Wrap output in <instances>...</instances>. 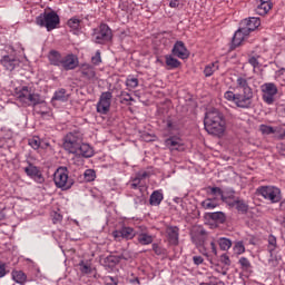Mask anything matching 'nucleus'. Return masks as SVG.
<instances>
[{
	"mask_svg": "<svg viewBox=\"0 0 285 285\" xmlns=\"http://www.w3.org/2000/svg\"><path fill=\"white\" fill-rule=\"evenodd\" d=\"M238 264L240 266V271H243L244 273H246V275H250V273H253V264H250V261L246 257H240L238 259Z\"/></svg>",
	"mask_w": 285,
	"mask_h": 285,
	"instance_id": "28",
	"label": "nucleus"
},
{
	"mask_svg": "<svg viewBox=\"0 0 285 285\" xmlns=\"http://www.w3.org/2000/svg\"><path fill=\"white\" fill-rule=\"evenodd\" d=\"M120 96L122 98V101H135V98H132V96H130V94L126 91H121Z\"/></svg>",
	"mask_w": 285,
	"mask_h": 285,
	"instance_id": "52",
	"label": "nucleus"
},
{
	"mask_svg": "<svg viewBox=\"0 0 285 285\" xmlns=\"http://www.w3.org/2000/svg\"><path fill=\"white\" fill-rule=\"evenodd\" d=\"M261 90L263 92V101L267 104V106H273V104H275V97L277 92H279L277 85L274 82H265L261 86Z\"/></svg>",
	"mask_w": 285,
	"mask_h": 285,
	"instance_id": "6",
	"label": "nucleus"
},
{
	"mask_svg": "<svg viewBox=\"0 0 285 285\" xmlns=\"http://www.w3.org/2000/svg\"><path fill=\"white\" fill-rule=\"evenodd\" d=\"M91 63H94V66H99V63H101V51H96L95 56L91 57Z\"/></svg>",
	"mask_w": 285,
	"mask_h": 285,
	"instance_id": "48",
	"label": "nucleus"
},
{
	"mask_svg": "<svg viewBox=\"0 0 285 285\" xmlns=\"http://www.w3.org/2000/svg\"><path fill=\"white\" fill-rule=\"evenodd\" d=\"M126 86H127V88L135 89V88H137V86H139V79L129 76L126 79Z\"/></svg>",
	"mask_w": 285,
	"mask_h": 285,
	"instance_id": "45",
	"label": "nucleus"
},
{
	"mask_svg": "<svg viewBox=\"0 0 285 285\" xmlns=\"http://www.w3.org/2000/svg\"><path fill=\"white\" fill-rule=\"evenodd\" d=\"M210 248H212L213 255L217 256V245L215 244L214 240L210 243Z\"/></svg>",
	"mask_w": 285,
	"mask_h": 285,
	"instance_id": "64",
	"label": "nucleus"
},
{
	"mask_svg": "<svg viewBox=\"0 0 285 285\" xmlns=\"http://www.w3.org/2000/svg\"><path fill=\"white\" fill-rule=\"evenodd\" d=\"M219 70V62H212L205 67L204 75L205 77H213V75Z\"/></svg>",
	"mask_w": 285,
	"mask_h": 285,
	"instance_id": "34",
	"label": "nucleus"
},
{
	"mask_svg": "<svg viewBox=\"0 0 285 285\" xmlns=\"http://www.w3.org/2000/svg\"><path fill=\"white\" fill-rule=\"evenodd\" d=\"M151 250L157 257H168V249L159 245V243H151Z\"/></svg>",
	"mask_w": 285,
	"mask_h": 285,
	"instance_id": "30",
	"label": "nucleus"
},
{
	"mask_svg": "<svg viewBox=\"0 0 285 285\" xmlns=\"http://www.w3.org/2000/svg\"><path fill=\"white\" fill-rule=\"evenodd\" d=\"M79 72L83 79H88V81H91V79H95L97 77V72L95 71V67L90 65H82L79 69Z\"/></svg>",
	"mask_w": 285,
	"mask_h": 285,
	"instance_id": "23",
	"label": "nucleus"
},
{
	"mask_svg": "<svg viewBox=\"0 0 285 285\" xmlns=\"http://www.w3.org/2000/svg\"><path fill=\"white\" fill-rule=\"evenodd\" d=\"M209 219H213V222H218L219 224H224L226 222V214L223 212H214L208 214Z\"/></svg>",
	"mask_w": 285,
	"mask_h": 285,
	"instance_id": "35",
	"label": "nucleus"
},
{
	"mask_svg": "<svg viewBox=\"0 0 285 285\" xmlns=\"http://www.w3.org/2000/svg\"><path fill=\"white\" fill-rule=\"evenodd\" d=\"M71 147L75 148L72 153L80 155L81 157L90 158L95 155V149L90 144H73Z\"/></svg>",
	"mask_w": 285,
	"mask_h": 285,
	"instance_id": "14",
	"label": "nucleus"
},
{
	"mask_svg": "<svg viewBox=\"0 0 285 285\" xmlns=\"http://www.w3.org/2000/svg\"><path fill=\"white\" fill-rule=\"evenodd\" d=\"M65 70H75L79 66V60L75 55H67L62 57V63L60 65Z\"/></svg>",
	"mask_w": 285,
	"mask_h": 285,
	"instance_id": "21",
	"label": "nucleus"
},
{
	"mask_svg": "<svg viewBox=\"0 0 285 285\" xmlns=\"http://www.w3.org/2000/svg\"><path fill=\"white\" fill-rule=\"evenodd\" d=\"M48 59L51 63V66H61L62 61H63V56H61V53L59 51L56 50H51L49 52Z\"/></svg>",
	"mask_w": 285,
	"mask_h": 285,
	"instance_id": "27",
	"label": "nucleus"
},
{
	"mask_svg": "<svg viewBox=\"0 0 285 285\" xmlns=\"http://www.w3.org/2000/svg\"><path fill=\"white\" fill-rule=\"evenodd\" d=\"M7 272H6V264H0V279L1 277H6Z\"/></svg>",
	"mask_w": 285,
	"mask_h": 285,
	"instance_id": "60",
	"label": "nucleus"
},
{
	"mask_svg": "<svg viewBox=\"0 0 285 285\" xmlns=\"http://www.w3.org/2000/svg\"><path fill=\"white\" fill-rule=\"evenodd\" d=\"M220 262L224 264V266H230L232 262H230V257L227 256V254H223L220 255Z\"/></svg>",
	"mask_w": 285,
	"mask_h": 285,
	"instance_id": "50",
	"label": "nucleus"
},
{
	"mask_svg": "<svg viewBox=\"0 0 285 285\" xmlns=\"http://www.w3.org/2000/svg\"><path fill=\"white\" fill-rule=\"evenodd\" d=\"M30 89L28 87H22V89L18 92V99L22 102V104H27L28 101V96L30 95Z\"/></svg>",
	"mask_w": 285,
	"mask_h": 285,
	"instance_id": "38",
	"label": "nucleus"
},
{
	"mask_svg": "<svg viewBox=\"0 0 285 285\" xmlns=\"http://www.w3.org/2000/svg\"><path fill=\"white\" fill-rule=\"evenodd\" d=\"M1 141H10L12 139V130L2 128L0 132Z\"/></svg>",
	"mask_w": 285,
	"mask_h": 285,
	"instance_id": "44",
	"label": "nucleus"
},
{
	"mask_svg": "<svg viewBox=\"0 0 285 285\" xmlns=\"http://www.w3.org/2000/svg\"><path fill=\"white\" fill-rule=\"evenodd\" d=\"M255 4H256L255 12L261 17H264V14H268L272 8L271 0H255Z\"/></svg>",
	"mask_w": 285,
	"mask_h": 285,
	"instance_id": "20",
	"label": "nucleus"
},
{
	"mask_svg": "<svg viewBox=\"0 0 285 285\" xmlns=\"http://www.w3.org/2000/svg\"><path fill=\"white\" fill-rule=\"evenodd\" d=\"M53 183L56 188L61 190H70L75 186V179L70 178L68 167H59L53 174Z\"/></svg>",
	"mask_w": 285,
	"mask_h": 285,
	"instance_id": "2",
	"label": "nucleus"
},
{
	"mask_svg": "<svg viewBox=\"0 0 285 285\" xmlns=\"http://www.w3.org/2000/svg\"><path fill=\"white\" fill-rule=\"evenodd\" d=\"M267 242V253H269L268 264L271 266H277L279 259H282V256L277 254V237L269 235Z\"/></svg>",
	"mask_w": 285,
	"mask_h": 285,
	"instance_id": "8",
	"label": "nucleus"
},
{
	"mask_svg": "<svg viewBox=\"0 0 285 285\" xmlns=\"http://www.w3.org/2000/svg\"><path fill=\"white\" fill-rule=\"evenodd\" d=\"M65 144H81V134L69 132L65 137Z\"/></svg>",
	"mask_w": 285,
	"mask_h": 285,
	"instance_id": "33",
	"label": "nucleus"
},
{
	"mask_svg": "<svg viewBox=\"0 0 285 285\" xmlns=\"http://www.w3.org/2000/svg\"><path fill=\"white\" fill-rule=\"evenodd\" d=\"M112 104V92L105 91L100 95L97 104V112L100 115H108L110 112V106Z\"/></svg>",
	"mask_w": 285,
	"mask_h": 285,
	"instance_id": "9",
	"label": "nucleus"
},
{
	"mask_svg": "<svg viewBox=\"0 0 285 285\" xmlns=\"http://www.w3.org/2000/svg\"><path fill=\"white\" fill-rule=\"evenodd\" d=\"M174 57H178V59H188L190 57V52L184 45V41H176L171 50Z\"/></svg>",
	"mask_w": 285,
	"mask_h": 285,
	"instance_id": "16",
	"label": "nucleus"
},
{
	"mask_svg": "<svg viewBox=\"0 0 285 285\" xmlns=\"http://www.w3.org/2000/svg\"><path fill=\"white\" fill-rule=\"evenodd\" d=\"M181 146H184V145H181V144H170L168 148H169L170 153H175V150H179V148H181Z\"/></svg>",
	"mask_w": 285,
	"mask_h": 285,
	"instance_id": "55",
	"label": "nucleus"
},
{
	"mask_svg": "<svg viewBox=\"0 0 285 285\" xmlns=\"http://www.w3.org/2000/svg\"><path fill=\"white\" fill-rule=\"evenodd\" d=\"M79 267H80V273H82V275H91L92 274V266L90 265V263L80 261Z\"/></svg>",
	"mask_w": 285,
	"mask_h": 285,
	"instance_id": "37",
	"label": "nucleus"
},
{
	"mask_svg": "<svg viewBox=\"0 0 285 285\" xmlns=\"http://www.w3.org/2000/svg\"><path fill=\"white\" fill-rule=\"evenodd\" d=\"M0 63L6 68V70L12 72L14 68L19 67L20 61L14 56H3Z\"/></svg>",
	"mask_w": 285,
	"mask_h": 285,
	"instance_id": "18",
	"label": "nucleus"
},
{
	"mask_svg": "<svg viewBox=\"0 0 285 285\" xmlns=\"http://www.w3.org/2000/svg\"><path fill=\"white\" fill-rule=\"evenodd\" d=\"M222 202L227 204L229 208H235V202L237 200V197L235 196V190L227 191L222 195L220 197Z\"/></svg>",
	"mask_w": 285,
	"mask_h": 285,
	"instance_id": "25",
	"label": "nucleus"
},
{
	"mask_svg": "<svg viewBox=\"0 0 285 285\" xmlns=\"http://www.w3.org/2000/svg\"><path fill=\"white\" fill-rule=\"evenodd\" d=\"M181 141V137L179 136H171L168 140L167 144H179Z\"/></svg>",
	"mask_w": 285,
	"mask_h": 285,
	"instance_id": "54",
	"label": "nucleus"
},
{
	"mask_svg": "<svg viewBox=\"0 0 285 285\" xmlns=\"http://www.w3.org/2000/svg\"><path fill=\"white\" fill-rule=\"evenodd\" d=\"M248 63L253 66V68L259 67V61L257 60V57L253 56L248 59Z\"/></svg>",
	"mask_w": 285,
	"mask_h": 285,
	"instance_id": "53",
	"label": "nucleus"
},
{
	"mask_svg": "<svg viewBox=\"0 0 285 285\" xmlns=\"http://www.w3.org/2000/svg\"><path fill=\"white\" fill-rule=\"evenodd\" d=\"M200 206H203L205 210H213V208H217V203H215L212 198H206L202 202Z\"/></svg>",
	"mask_w": 285,
	"mask_h": 285,
	"instance_id": "41",
	"label": "nucleus"
},
{
	"mask_svg": "<svg viewBox=\"0 0 285 285\" xmlns=\"http://www.w3.org/2000/svg\"><path fill=\"white\" fill-rule=\"evenodd\" d=\"M11 275L13 282H16L17 284L23 285L28 281V276L22 271H13Z\"/></svg>",
	"mask_w": 285,
	"mask_h": 285,
	"instance_id": "31",
	"label": "nucleus"
},
{
	"mask_svg": "<svg viewBox=\"0 0 285 285\" xmlns=\"http://www.w3.org/2000/svg\"><path fill=\"white\" fill-rule=\"evenodd\" d=\"M112 39V30L108 24H100L99 32L95 36V41L97 43H106V41H110Z\"/></svg>",
	"mask_w": 285,
	"mask_h": 285,
	"instance_id": "15",
	"label": "nucleus"
},
{
	"mask_svg": "<svg viewBox=\"0 0 285 285\" xmlns=\"http://www.w3.org/2000/svg\"><path fill=\"white\" fill-rule=\"evenodd\" d=\"M249 35L250 32L248 31V29L243 26L234 33V37L232 39V46L234 48L242 46V41H244V39H246V37H248Z\"/></svg>",
	"mask_w": 285,
	"mask_h": 285,
	"instance_id": "17",
	"label": "nucleus"
},
{
	"mask_svg": "<svg viewBox=\"0 0 285 285\" xmlns=\"http://www.w3.org/2000/svg\"><path fill=\"white\" fill-rule=\"evenodd\" d=\"M240 26H244L249 32H255V30H257V27L262 26V21L259 20V18L252 17L249 19H244L240 22Z\"/></svg>",
	"mask_w": 285,
	"mask_h": 285,
	"instance_id": "22",
	"label": "nucleus"
},
{
	"mask_svg": "<svg viewBox=\"0 0 285 285\" xmlns=\"http://www.w3.org/2000/svg\"><path fill=\"white\" fill-rule=\"evenodd\" d=\"M137 175L139 176V178L144 181V179H148V177H150V174L148 171H138Z\"/></svg>",
	"mask_w": 285,
	"mask_h": 285,
	"instance_id": "58",
	"label": "nucleus"
},
{
	"mask_svg": "<svg viewBox=\"0 0 285 285\" xmlns=\"http://www.w3.org/2000/svg\"><path fill=\"white\" fill-rule=\"evenodd\" d=\"M224 98L227 101H233L237 108L248 109L250 108L248 104L245 101V99L242 97V94H235L233 91H226L224 94Z\"/></svg>",
	"mask_w": 285,
	"mask_h": 285,
	"instance_id": "12",
	"label": "nucleus"
},
{
	"mask_svg": "<svg viewBox=\"0 0 285 285\" xmlns=\"http://www.w3.org/2000/svg\"><path fill=\"white\" fill-rule=\"evenodd\" d=\"M41 102H42L41 95L35 94V92L31 91L28 95L26 105L27 106H39V104H41Z\"/></svg>",
	"mask_w": 285,
	"mask_h": 285,
	"instance_id": "32",
	"label": "nucleus"
},
{
	"mask_svg": "<svg viewBox=\"0 0 285 285\" xmlns=\"http://www.w3.org/2000/svg\"><path fill=\"white\" fill-rule=\"evenodd\" d=\"M111 236L115 242H130L134 237H137V230L134 227L122 225L119 229H115Z\"/></svg>",
	"mask_w": 285,
	"mask_h": 285,
	"instance_id": "5",
	"label": "nucleus"
},
{
	"mask_svg": "<svg viewBox=\"0 0 285 285\" xmlns=\"http://www.w3.org/2000/svg\"><path fill=\"white\" fill-rule=\"evenodd\" d=\"M70 99V95L65 88H60L55 91L53 97L51 101H61L62 104H66Z\"/></svg>",
	"mask_w": 285,
	"mask_h": 285,
	"instance_id": "24",
	"label": "nucleus"
},
{
	"mask_svg": "<svg viewBox=\"0 0 285 285\" xmlns=\"http://www.w3.org/2000/svg\"><path fill=\"white\" fill-rule=\"evenodd\" d=\"M218 246L220 250H229L230 246H233V242L229 238L222 237L218 240Z\"/></svg>",
	"mask_w": 285,
	"mask_h": 285,
	"instance_id": "39",
	"label": "nucleus"
},
{
	"mask_svg": "<svg viewBox=\"0 0 285 285\" xmlns=\"http://www.w3.org/2000/svg\"><path fill=\"white\" fill-rule=\"evenodd\" d=\"M134 184H137L138 186H141V178L136 174L135 178L131 179Z\"/></svg>",
	"mask_w": 285,
	"mask_h": 285,
	"instance_id": "63",
	"label": "nucleus"
},
{
	"mask_svg": "<svg viewBox=\"0 0 285 285\" xmlns=\"http://www.w3.org/2000/svg\"><path fill=\"white\" fill-rule=\"evenodd\" d=\"M234 208H236L237 213H240V215H248V203L239 197L236 198Z\"/></svg>",
	"mask_w": 285,
	"mask_h": 285,
	"instance_id": "26",
	"label": "nucleus"
},
{
	"mask_svg": "<svg viewBox=\"0 0 285 285\" xmlns=\"http://www.w3.org/2000/svg\"><path fill=\"white\" fill-rule=\"evenodd\" d=\"M193 262L196 266H199V264H204V257L202 256H194Z\"/></svg>",
	"mask_w": 285,
	"mask_h": 285,
	"instance_id": "56",
	"label": "nucleus"
},
{
	"mask_svg": "<svg viewBox=\"0 0 285 285\" xmlns=\"http://www.w3.org/2000/svg\"><path fill=\"white\" fill-rule=\"evenodd\" d=\"M36 23L41 28H46L48 32H50L60 23L59 14L55 11L41 13L37 17Z\"/></svg>",
	"mask_w": 285,
	"mask_h": 285,
	"instance_id": "3",
	"label": "nucleus"
},
{
	"mask_svg": "<svg viewBox=\"0 0 285 285\" xmlns=\"http://www.w3.org/2000/svg\"><path fill=\"white\" fill-rule=\"evenodd\" d=\"M121 259H126V257H124V254L118 256L109 255L104 258L102 266H105V268H109V271H112V268H115L117 264L121 262Z\"/></svg>",
	"mask_w": 285,
	"mask_h": 285,
	"instance_id": "19",
	"label": "nucleus"
},
{
	"mask_svg": "<svg viewBox=\"0 0 285 285\" xmlns=\"http://www.w3.org/2000/svg\"><path fill=\"white\" fill-rule=\"evenodd\" d=\"M179 6H180L179 0H171V1L169 2V7H170V8H179Z\"/></svg>",
	"mask_w": 285,
	"mask_h": 285,
	"instance_id": "62",
	"label": "nucleus"
},
{
	"mask_svg": "<svg viewBox=\"0 0 285 285\" xmlns=\"http://www.w3.org/2000/svg\"><path fill=\"white\" fill-rule=\"evenodd\" d=\"M165 233L168 246H179V227L168 225Z\"/></svg>",
	"mask_w": 285,
	"mask_h": 285,
	"instance_id": "13",
	"label": "nucleus"
},
{
	"mask_svg": "<svg viewBox=\"0 0 285 285\" xmlns=\"http://www.w3.org/2000/svg\"><path fill=\"white\" fill-rule=\"evenodd\" d=\"M278 153L279 155H282L283 157H285V144H281L278 147Z\"/></svg>",
	"mask_w": 285,
	"mask_h": 285,
	"instance_id": "61",
	"label": "nucleus"
},
{
	"mask_svg": "<svg viewBox=\"0 0 285 285\" xmlns=\"http://www.w3.org/2000/svg\"><path fill=\"white\" fill-rule=\"evenodd\" d=\"M215 272L220 273V275H228V267H216Z\"/></svg>",
	"mask_w": 285,
	"mask_h": 285,
	"instance_id": "57",
	"label": "nucleus"
},
{
	"mask_svg": "<svg viewBox=\"0 0 285 285\" xmlns=\"http://www.w3.org/2000/svg\"><path fill=\"white\" fill-rule=\"evenodd\" d=\"M257 193L271 204H279L282 202V190L275 186H261L257 188Z\"/></svg>",
	"mask_w": 285,
	"mask_h": 285,
	"instance_id": "4",
	"label": "nucleus"
},
{
	"mask_svg": "<svg viewBox=\"0 0 285 285\" xmlns=\"http://www.w3.org/2000/svg\"><path fill=\"white\" fill-rule=\"evenodd\" d=\"M140 232H136V244L140 246H150L155 242V237L148 233V227L139 226Z\"/></svg>",
	"mask_w": 285,
	"mask_h": 285,
	"instance_id": "10",
	"label": "nucleus"
},
{
	"mask_svg": "<svg viewBox=\"0 0 285 285\" xmlns=\"http://www.w3.org/2000/svg\"><path fill=\"white\" fill-rule=\"evenodd\" d=\"M83 177H85V180L88 183L95 181V179H97V171H95V169H87L83 173Z\"/></svg>",
	"mask_w": 285,
	"mask_h": 285,
	"instance_id": "42",
	"label": "nucleus"
},
{
	"mask_svg": "<svg viewBox=\"0 0 285 285\" xmlns=\"http://www.w3.org/2000/svg\"><path fill=\"white\" fill-rule=\"evenodd\" d=\"M236 88L243 90L242 98L252 108L253 106V88L248 85V79L244 77H238L236 79Z\"/></svg>",
	"mask_w": 285,
	"mask_h": 285,
	"instance_id": "7",
	"label": "nucleus"
},
{
	"mask_svg": "<svg viewBox=\"0 0 285 285\" xmlns=\"http://www.w3.org/2000/svg\"><path fill=\"white\" fill-rule=\"evenodd\" d=\"M67 26L71 28V30H79L81 26V19L77 17L70 18L67 22Z\"/></svg>",
	"mask_w": 285,
	"mask_h": 285,
	"instance_id": "40",
	"label": "nucleus"
},
{
	"mask_svg": "<svg viewBox=\"0 0 285 285\" xmlns=\"http://www.w3.org/2000/svg\"><path fill=\"white\" fill-rule=\"evenodd\" d=\"M204 126L208 135L214 137H220L226 130V120L224 119V114L218 109H210L206 112L204 119Z\"/></svg>",
	"mask_w": 285,
	"mask_h": 285,
	"instance_id": "1",
	"label": "nucleus"
},
{
	"mask_svg": "<svg viewBox=\"0 0 285 285\" xmlns=\"http://www.w3.org/2000/svg\"><path fill=\"white\" fill-rule=\"evenodd\" d=\"M234 253H236V255H244V253H246V246H244V242L239 240L235 243Z\"/></svg>",
	"mask_w": 285,
	"mask_h": 285,
	"instance_id": "43",
	"label": "nucleus"
},
{
	"mask_svg": "<svg viewBox=\"0 0 285 285\" xmlns=\"http://www.w3.org/2000/svg\"><path fill=\"white\" fill-rule=\"evenodd\" d=\"M51 222H52V224H61V222H63V215H61L58 212H52L51 213Z\"/></svg>",
	"mask_w": 285,
	"mask_h": 285,
	"instance_id": "46",
	"label": "nucleus"
},
{
	"mask_svg": "<svg viewBox=\"0 0 285 285\" xmlns=\"http://www.w3.org/2000/svg\"><path fill=\"white\" fill-rule=\"evenodd\" d=\"M198 235H200V239H198V244L202 246V244H204V237H206V229H200L198 232Z\"/></svg>",
	"mask_w": 285,
	"mask_h": 285,
	"instance_id": "59",
	"label": "nucleus"
},
{
	"mask_svg": "<svg viewBox=\"0 0 285 285\" xmlns=\"http://www.w3.org/2000/svg\"><path fill=\"white\" fill-rule=\"evenodd\" d=\"M24 173L28 177L37 181V184H43L46 178H43V174L39 170V167L32 165V163H28V166L24 167Z\"/></svg>",
	"mask_w": 285,
	"mask_h": 285,
	"instance_id": "11",
	"label": "nucleus"
},
{
	"mask_svg": "<svg viewBox=\"0 0 285 285\" xmlns=\"http://www.w3.org/2000/svg\"><path fill=\"white\" fill-rule=\"evenodd\" d=\"M259 130L263 135H274V132H276L275 128L267 125H261Z\"/></svg>",
	"mask_w": 285,
	"mask_h": 285,
	"instance_id": "47",
	"label": "nucleus"
},
{
	"mask_svg": "<svg viewBox=\"0 0 285 285\" xmlns=\"http://www.w3.org/2000/svg\"><path fill=\"white\" fill-rule=\"evenodd\" d=\"M164 202V194L159 190L153 191L149 198L150 206H159Z\"/></svg>",
	"mask_w": 285,
	"mask_h": 285,
	"instance_id": "29",
	"label": "nucleus"
},
{
	"mask_svg": "<svg viewBox=\"0 0 285 285\" xmlns=\"http://www.w3.org/2000/svg\"><path fill=\"white\" fill-rule=\"evenodd\" d=\"M166 66L174 70L175 68H179V66H181V62L173 56H166Z\"/></svg>",
	"mask_w": 285,
	"mask_h": 285,
	"instance_id": "36",
	"label": "nucleus"
},
{
	"mask_svg": "<svg viewBox=\"0 0 285 285\" xmlns=\"http://www.w3.org/2000/svg\"><path fill=\"white\" fill-rule=\"evenodd\" d=\"M274 137L276 139H284V137H285V129L275 128Z\"/></svg>",
	"mask_w": 285,
	"mask_h": 285,
	"instance_id": "49",
	"label": "nucleus"
},
{
	"mask_svg": "<svg viewBox=\"0 0 285 285\" xmlns=\"http://www.w3.org/2000/svg\"><path fill=\"white\" fill-rule=\"evenodd\" d=\"M208 190H210L212 195H224V190H222V188L219 187H208Z\"/></svg>",
	"mask_w": 285,
	"mask_h": 285,
	"instance_id": "51",
	"label": "nucleus"
}]
</instances>
